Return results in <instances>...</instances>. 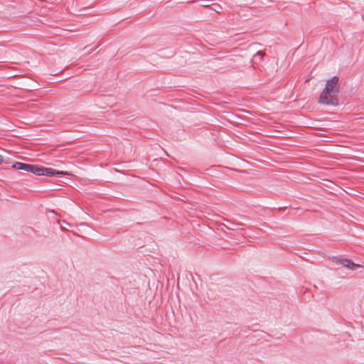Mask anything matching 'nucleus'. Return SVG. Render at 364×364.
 <instances>
[{
	"mask_svg": "<svg viewBox=\"0 0 364 364\" xmlns=\"http://www.w3.org/2000/svg\"><path fill=\"white\" fill-rule=\"evenodd\" d=\"M12 167L16 169L33 173L36 176H46L51 177L55 176L68 175L67 171H58L52 168H46L39 165L26 164L23 162H16Z\"/></svg>",
	"mask_w": 364,
	"mask_h": 364,
	"instance_id": "1",
	"label": "nucleus"
},
{
	"mask_svg": "<svg viewBox=\"0 0 364 364\" xmlns=\"http://www.w3.org/2000/svg\"><path fill=\"white\" fill-rule=\"evenodd\" d=\"M338 81L339 78L337 76H333L330 80H327L326 86L321 92L322 100L325 99L326 95L329 94V92H331V93H333V95H338L340 88Z\"/></svg>",
	"mask_w": 364,
	"mask_h": 364,
	"instance_id": "2",
	"label": "nucleus"
},
{
	"mask_svg": "<svg viewBox=\"0 0 364 364\" xmlns=\"http://www.w3.org/2000/svg\"><path fill=\"white\" fill-rule=\"evenodd\" d=\"M331 259L333 262L341 264L344 267L348 268L351 270H355L358 268L362 267L361 265L355 264L351 259L345 258L342 256H334Z\"/></svg>",
	"mask_w": 364,
	"mask_h": 364,
	"instance_id": "3",
	"label": "nucleus"
},
{
	"mask_svg": "<svg viewBox=\"0 0 364 364\" xmlns=\"http://www.w3.org/2000/svg\"><path fill=\"white\" fill-rule=\"evenodd\" d=\"M319 104L326 105H333L336 106L338 105V100L337 98L336 95H333L331 92H329V94H326L325 96V99H321V94L319 96L318 100Z\"/></svg>",
	"mask_w": 364,
	"mask_h": 364,
	"instance_id": "4",
	"label": "nucleus"
},
{
	"mask_svg": "<svg viewBox=\"0 0 364 364\" xmlns=\"http://www.w3.org/2000/svg\"><path fill=\"white\" fill-rule=\"evenodd\" d=\"M264 56V53L262 51H258L256 53V54L254 55V58H259L260 60H262Z\"/></svg>",
	"mask_w": 364,
	"mask_h": 364,
	"instance_id": "5",
	"label": "nucleus"
},
{
	"mask_svg": "<svg viewBox=\"0 0 364 364\" xmlns=\"http://www.w3.org/2000/svg\"><path fill=\"white\" fill-rule=\"evenodd\" d=\"M4 162V157L0 155V164H1Z\"/></svg>",
	"mask_w": 364,
	"mask_h": 364,
	"instance_id": "6",
	"label": "nucleus"
},
{
	"mask_svg": "<svg viewBox=\"0 0 364 364\" xmlns=\"http://www.w3.org/2000/svg\"><path fill=\"white\" fill-rule=\"evenodd\" d=\"M287 208L286 207H283V208H279L278 210H284L286 209Z\"/></svg>",
	"mask_w": 364,
	"mask_h": 364,
	"instance_id": "7",
	"label": "nucleus"
},
{
	"mask_svg": "<svg viewBox=\"0 0 364 364\" xmlns=\"http://www.w3.org/2000/svg\"><path fill=\"white\" fill-rule=\"evenodd\" d=\"M98 47V46L96 47V48H94L93 49H92L89 53H91L92 51L96 50V48Z\"/></svg>",
	"mask_w": 364,
	"mask_h": 364,
	"instance_id": "8",
	"label": "nucleus"
}]
</instances>
